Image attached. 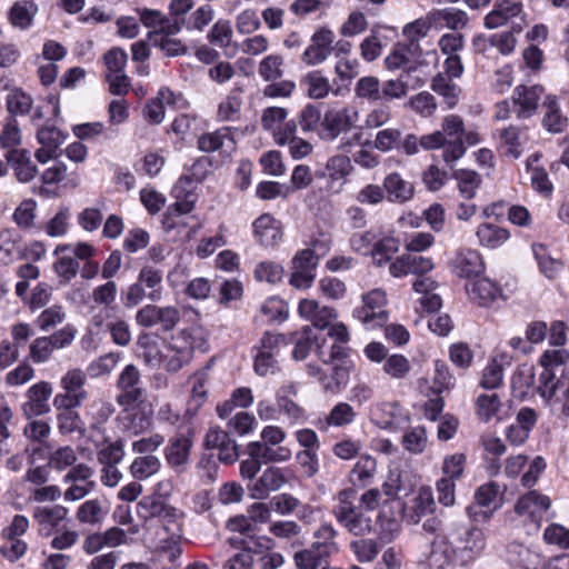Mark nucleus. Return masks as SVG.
Instances as JSON below:
<instances>
[{
  "instance_id": "obj_1",
  "label": "nucleus",
  "mask_w": 569,
  "mask_h": 569,
  "mask_svg": "<svg viewBox=\"0 0 569 569\" xmlns=\"http://www.w3.org/2000/svg\"><path fill=\"white\" fill-rule=\"evenodd\" d=\"M485 546V535L479 528L453 527L433 539L427 565L429 569H452L455 560L468 563L481 553Z\"/></svg>"
},
{
  "instance_id": "obj_2",
  "label": "nucleus",
  "mask_w": 569,
  "mask_h": 569,
  "mask_svg": "<svg viewBox=\"0 0 569 569\" xmlns=\"http://www.w3.org/2000/svg\"><path fill=\"white\" fill-rule=\"evenodd\" d=\"M549 508V497L529 491L517 499L509 520L513 527H523L528 535H533L538 532Z\"/></svg>"
},
{
  "instance_id": "obj_3",
  "label": "nucleus",
  "mask_w": 569,
  "mask_h": 569,
  "mask_svg": "<svg viewBox=\"0 0 569 569\" xmlns=\"http://www.w3.org/2000/svg\"><path fill=\"white\" fill-rule=\"evenodd\" d=\"M201 340V330L187 328L178 331L162 351V365L168 372H178L193 358L194 348Z\"/></svg>"
},
{
  "instance_id": "obj_4",
  "label": "nucleus",
  "mask_w": 569,
  "mask_h": 569,
  "mask_svg": "<svg viewBox=\"0 0 569 569\" xmlns=\"http://www.w3.org/2000/svg\"><path fill=\"white\" fill-rule=\"evenodd\" d=\"M77 329L67 323L59 330L48 336L34 338L29 345V358L36 365L48 362L56 349H64L71 346L76 339Z\"/></svg>"
},
{
  "instance_id": "obj_5",
  "label": "nucleus",
  "mask_w": 569,
  "mask_h": 569,
  "mask_svg": "<svg viewBox=\"0 0 569 569\" xmlns=\"http://www.w3.org/2000/svg\"><path fill=\"white\" fill-rule=\"evenodd\" d=\"M117 387L119 395L117 403L124 411L142 407L148 398L147 389L143 387L139 369L133 365H127L121 371Z\"/></svg>"
},
{
  "instance_id": "obj_6",
  "label": "nucleus",
  "mask_w": 569,
  "mask_h": 569,
  "mask_svg": "<svg viewBox=\"0 0 569 569\" xmlns=\"http://www.w3.org/2000/svg\"><path fill=\"white\" fill-rule=\"evenodd\" d=\"M87 375L80 368L67 370L60 378L61 392L53 398L54 407H80L88 399V391L84 389Z\"/></svg>"
},
{
  "instance_id": "obj_7",
  "label": "nucleus",
  "mask_w": 569,
  "mask_h": 569,
  "mask_svg": "<svg viewBox=\"0 0 569 569\" xmlns=\"http://www.w3.org/2000/svg\"><path fill=\"white\" fill-rule=\"evenodd\" d=\"M180 319L181 311L177 306H158L156 303L144 305L134 317L138 326L147 329L159 326L164 332L173 330Z\"/></svg>"
},
{
  "instance_id": "obj_8",
  "label": "nucleus",
  "mask_w": 569,
  "mask_h": 569,
  "mask_svg": "<svg viewBox=\"0 0 569 569\" xmlns=\"http://www.w3.org/2000/svg\"><path fill=\"white\" fill-rule=\"evenodd\" d=\"M363 306L356 308L353 317L359 320L366 329L373 330L382 327L388 321V312L385 310L387 298L386 292L373 289L362 296Z\"/></svg>"
},
{
  "instance_id": "obj_9",
  "label": "nucleus",
  "mask_w": 569,
  "mask_h": 569,
  "mask_svg": "<svg viewBox=\"0 0 569 569\" xmlns=\"http://www.w3.org/2000/svg\"><path fill=\"white\" fill-rule=\"evenodd\" d=\"M286 336L264 332L257 347L253 369L260 377L274 375L279 370L278 355L280 346L287 343Z\"/></svg>"
},
{
  "instance_id": "obj_10",
  "label": "nucleus",
  "mask_w": 569,
  "mask_h": 569,
  "mask_svg": "<svg viewBox=\"0 0 569 569\" xmlns=\"http://www.w3.org/2000/svg\"><path fill=\"white\" fill-rule=\"evenodd\" d=\"M358 118L359 111L356 108L330 109L325 112L319 134L325 140L333 141L341 133L350 131L356 126Z\"/></svg>"
},
{
  "instance_id": "obj_11",
  "label": "nucleus",
  "mask_w": 569,
  "mask_h": 569,
  "mask_svg": "<svg viewBox=\"0 0 569 569\" xmlns=\"http://www.w3.org/2000/svg\"><path fill=\"white\" fill-rule=\"evenodd\" d=\"M88 439L97 450V460L101 466L118 465L124 458V443L121 439L111 441L103 428L91 425Z\"/></svg>"
},
{
  "instance_id": "obj_12",
  "label": "nucleus",
  "mask_w": 569,
  "mask_h": 569,
  "mask_svg": "<svg viewBox=\"0 0 569 569\" xmlns=\"http://www.w3.org/2000/svg\"><path fill=\"white\" fill-rule=\"evenodd\" d=\"M335 32L328 27H320L312 33L310 43L303 50L300 60L307 67L325 63L333 53Z\"/></svg>"
},
{
  "instance_id": "obj_13",
  "label": "nucleus",
  "mask_w": 569,
  "mask_h": 569,
  "mask_svg": "<svg viewBox=\"0 0 569 569\" xmlns=\"http://www.w3.org/2000/svg\"><path fill=\"white\" fill-rule=\"evenodd\" d=\"M561 391V397H557L556 401L561 403V412L569 417V368L563 370L561 377L556 380V376L550 370H542L539 376V395L548 400L556 397L557 391Z\"/></svg>"
},
{
  "instance_id": "obj_14",
  "label": "nucleus",
  "mask_w": 569,
  "mask_h": 569,
  "mask_svg": "<svg viewBox=\"0 0 569 569\" xmlns=\"http://www.w3.org/2000/svg\"><path fill=\"white\" fill-rule=\"evenodd\" d=\"M140 22L152 31L149 32V40L152 41L161 34L174 36L180 32V21L171 19L156 9L141 8L136 10Z\"/></svg>"
},
{
  "instance_id": "obj_15",
  "label": "nucleus",
  "mask_w": 569,
  "mask_h": 569,
  "mask_svg": "<svg viewBox=\"0 0 569 569\" xmlns=\"http://www.w3.org/2000/svg\"><path fill=\"white\" fill-rule=\"evenodd\" d=\"M545 93L542 86H518L512 93V102L518 119L531 118L538 110L540 100Z\"/></svg>"
},
{
  "instance_id": "obj_16",
  "label": "nucleus",
  "mask_w": 569,
  "mask_h": 569,
  "mask_svg": "<svg viewBox=\"0 0 569 569\" xmlns=\"http://www.w3.org/2000/svg\"><path fill=\"white\" fill-rule=\"evenodd\" d=\"M288 481L286 471L278 467L266 468L261 476L248 485L249 496L252 499H267L271 492L280 490Z\"/></svg>"
},
{
  "instance_id": "obj_17",
  "label": "nucleus",
  "mask_w": 569,
  "mask_h": 569,
  "mask_svg": "<svg viewBox=\"0 0 569 569\" xmlns=\"http://www.w3.org/2000/svg\"><path fill=\"white\" fill-rule=\"evenodd\" d=\"M193 432L188 429L184 432L177 433L171 438L164 449L167 463L178 471H183L189 462L192 448Z\"/></svg>"
},
{
  "instance_id": "obj_18",
  "label": "nucleus",
  "mask_w": 569,
  "mask_h": 569,
  "mask_svg": "<svg viewBox=\"0 0 569 569\" xmlns=\"http://www.w3.org/2000/svg\"><path fill=\"white\" fill-rule=\"evenodd\" d=\"M383 492L387 498L383 500L382 509L379 511L378 520L382 528L390 532H398L400 529L399 519L392 512L388 515V510L393 511V509L398 510V513L402 510V503L395 498L398 491L401 489L399 478L391 480V482H386L383 486Z\"/></svg>"
},
{
  "instance_id": "obj_19",
  "label": "nucleus",
  "mask_w": 569,
  "mask_h": 569,
  "mask_svg": "<svg viewBox=\"0 0 569 569\" xmlns=\"http://www.w3.org/2000/svg\"><path fill=\"white\" fill-rule=\"evenodd\" d=\"M486 270L482 256L475 249H459L452 260V271L460 278L469 279L480 277Z\"/></svg>"
},
{
  "instance_id": "obj_20",
  "label": "nucleus",
  "mask_w": 569,
  "mask_h": 569,
  "mask_svg": "<svg viewBox=\"0 0 569 569\" xmlns=\"http://www.w3.org/2000/svg\"><path fill=\"white\" fill-rule=\"evenodd\" d=\"M204 445L208 449H218V459L223 463H233L239 458L238 446L229 436L228 431L220 427H211L204 438Z\"/></svg>"
},
{
  "instance_id": "obj_21",
  "label": "nucleus",
  "mask_w": 569,
  "mask_h": 569,
  "mask_svg": "<svg viewBox=\"0 0 569 569\" xmlns=\"http://www.w3.org/2000/svg\"><path fill=\"white\" fill-rule=\"evenodd\" d=\"M52 386L47 381H40L31 386L27 391L28 400L22 406L27 418L43 416L50 411L49 399L52 396Z\"/></svg>"
},
{
  "instance_id": "obj_22",
  "label": "nucleus",
  "mask_w": 569,
  "mask_h": 569,
  "mask_svg": "<svg viewBox=\"0 0 569 569\" xmlns=\"http://www.w3.org/2000/svg\"><path fill=\"white\" fill-rule=\"evenodd\" d=\"M69 510L62 505L39 506L33 509L32 517L38 525L40 536H51L56 528L67 519Z\"/></svg>"
},
{
  "instance_id": "obj_23",
  "label": "nucleus",
  "mask_w": 569,
  "mask_h": 569,
  "mask_svg": "<svg viewBox=\"0 0 569 569\" xmlns=\"http://www.w3.org/2000/svg\"><path fill=\"white\" fill-rule=\"evenodd\" d=\"M253 233L261 246L274 248L282 240L283 227L274 217L263 213L254 220Z\"/></svg>"
},
{
  "instance_id": "obj_24",
  "label": "nucleus",
  "mask_w": 569,
  "mask_h": 569,
  "mask_svg": "<svg viewBox=\"0 0 569 569\" xmlns=\"http://www.w3.org/2000/svg\"><path fill=\"white\" fill-rule=\"evenodd\" d=\"M469 299L479 307H488L501 295L500 286L489 278H475L466 286Z\"/></svg>"
},
{
  "instance_id": "obj_25",
  "label": "nucleus",
  "mask_w": 569,
  "mask_h": 569,
  "mask_svg": "<svg viewBox=\"0 0 569 569\" xmlns=\"http://www.w3.org/2000/svg\"><path fill=\"white\" fill-rule=\"evenodd\" d=\"M198 148L202 152L220 151L229 157L236 149V141L228 127L220 128L213 132H207L198 138Z\"/></svg>"
},
{
  "instance_id": "obj_26",
  "label": "nucleus",
  "mask_w": 569,
  "mask_h": 569,
  "mask_svg": "<svg viewBox=\"0 0 569 569\" xmlns=\"http://www.w3.org/2000/svg\"><path fill=\"white\" fill-rule=\"evenodd\" d=\"M523 12L521 2L513 0H500L495 3L493 9L485 17L483 24L488 29H497L505 26L511 19Z\"/></svg>"
},
{
  "instance_id": "obj_27",
  "label": "nucleus",
  "mask_w": 569,
  "mask_h": 569,
  "mask_svg": "<svg viewBox=\"0 0 569 569\" xmlns=\"http://www.w3.org/2000/svg\"><path fill=\"white\" fill-rule=\"evenodd\" d=\"M542 108L543 117L541 124L543 129L555 134L562 133L567 129L569 120L562 113L558 98L552 94L546 96Z\"/></svg>"
},
{
  "instance_id": "obj_28",
  "label": "nucleus",
  "mask_w": 569,
  "mask_h": 569,
  "mask_svg": "<svg viewBox=\"0 0 569 569\" xmlns=\"http://www.w3.org/2000/svg\"><path fill=\"white\" fill-rule=\"evenodd\" d=\"M299 315L311 321L313 327L319 329L328 328L333 319L337 317V312L330 307H320L316 300L303 299L299 302L298 307Z\"/></svg>"
},
{
  "instance_id": "obj_29",
  "label": "nucleus",
  "mask_w": 569,
  "mask_h": 569,
  "mask_svg": "<svg viewBox=\"0 0 569 569\" xmlns=\"http://www.w3.org/2000/svg\"><path fill=\"white\" fill-rule=\"evenodd\" d=\"M6 160L11 164L18 181L27 183L36 178L37 166L26 149H12L6 153Z\"/></svg>"
},
{
  "instance_id": "obj_30",
  "label": "nucleus",
  "mask_w": 569,
  "mask_h": 569,
  "mask_svg": "<svg viewBox=\"0 0 569 569\" xmlns=\"http://www.w3.org/2000/svg\"><path fill=\"white\" fill-rule=\"evenodd\" d=\"M300 86L307 97L312 100L325 99L333 91L329 78L326 77L321 70L307 72L301 77Z\"/></svg>"
},
{
  "instance_id": "obj_31",
  "label": "nucleus",
  "mask_w": 569,
  "mask_h": 569,
  "mask_svg": "<svg viewBox=\"0 0 569 569\" xmlns=\"http://www.w3.org/2000/svg\"><path fill=\"white\" fill-rule=\"evenodd\" d=\"M248 455L256 457L261 463L269 462H286L288 461L292 452L289 448L283 446H271L263 441H252L247 447Z\"/></svg>"
},
{
  "instance_id": "obj_32",
  "label": "nucleus",
  "mask_w": 569,
  "mask_h": 569,
  "mask_svg": "<svg viewBox=\"0 0 569 569\" xmlns=\"http://www.w3.org/2000/svg\"><path fill=\"white\" fill-rule=\"evenodd\" d=\"M526 130V128L509 126L499 131L500 147L505 154L513 159L521 156L523 146L528 140Z\"/></svg>"
},
{
  "instance_id": "obj_33",
  "label": "nucleus",
  "mask_w": 569,
  "mask_h": 569,
  "mask_svg": "<svg viewBox=\"0 0 569 569\" xmlns=\"http://www.w3.org/2000/svg\"><path fill=\"white\" fill-rule=\"evenodd\" d=\"M383 191L389 201L405 203L413 197L415 188L411 182L405 180L399 173L392 172L383 179Z\"/></svg>"
},
{
  "instance_id": "obj_34",
  "label": "nucleus",
  "mask_w": 569,
  "mask_h": 569,
  "mask_svg": "<svg viewBox=\"0 0 569 569\" xmlns=\"http://www.w3.org/2000/svg\"><path fill=\"white\" fill-rule=\"evenodd\" d=\"M428 18L433 26L438 28H448L451 30L463 29L469 21L468 14L460 9L445 8L435 9L428 13Z\"/></svg>"
},
{
  "instance_id": "obj_35",
  "label": "nucleus",
  "mask_w": 569,
  "mask_h": 569,
  "mask_svg": "<svg viewBox=\"0 0 569 569\" xmlns=\"http://www.w3.org/2000/svg\"><path fill=\"white\" fill-rule=\"evenodd\" d=\"M109 512L106 500L100 498L89 499L82 502L77 511L76 519L83 525L101 523Z\"/></svg>"
},
{
  "instance_id": "obj_36",
  "label": "nucleus",
  "mask_w": 569,
  "mask_h": 569,
  "mask_svg": "<svg viewBox=\"0 0 569 569\" xmlns=\"http://www.w3.org/2000/svg\"><path fill=\"white\" fill-rule=\"evenodd\" d=\"M476 237L481 247L497 249L510 239V232L503 227L483 222L478 226Z\"/></svg>"
},
{
  "instance_id": "obj_37",
  "label": "nucleus",
  "mask_w": 569,
  "mask_h": 569,
  "mask_svg": "<svg viewBox=\"0 0 569 569\" xmlns=\"http://www.w3.org/2000/svg\"><path fill=\"white\" fill-rule=\"evenodd\" d=\"M337 535L338 532L331 523L323 522L315 530V541L310 547L328 559L339 551L338 543L336 542Z\"/></svg>"
},
{
  "instance_id": "obj_38",
  "label": "nucleus",
  "mask_w": 569,
  "mask_h": 569,
  "mask_svg": "<svg viewBox=\"0 0 569 569\" xmlns=\"http://www.w3.org/2000/svg\"><path fill=\"white\" fill-rule=\"evenodd\" d=\"M437 506L433 493L429 487H421L415 498L408 519L411 523H419L422 518L430 516L435 512Z\"/></svg>"
},
{
  "instance_id": "obj_39",
  "label": "nucleus",
  "mask_w": 569,
  "mask_h": 569,
  "mask_svg": "<svg viewBox=\"0 0 569 569\" xmlns=\"http://www.w3.org/2000/svg\"><path fill=\"white\" fill-rule=\"evenodd\" d=\"M337 521L355 536H366L373 529L372 518L359 507L353 508Z\"/></svg>"
},
{
  "instance_id": "obj_40",
  "label": "nucleus",
  "mask_w": 569,
  "mask_h": 569,
  "mask_svg": "<svg viewBox=\"0 0 569 569\" xmlns=\"http://www.w3.org/2000/svg\"><path fill=\"white\" fill-rule=\"evenodd\" d=\"M38 13V6L31 0L16 1L9 12L8 19L14 28L28 29Z\"/></svg>"
},
{
  "instance_id": "obj_41",
  "label": "nucleus",
  "mask_w": 569,
  "mask_h": 569,
  "mask_svg": "<svg viewBox=\"0 0 569 569\" xmlns=\"http://www.w3.org/2000/svg\"><path fill=\"white\" fill-rule=\"evenodd\" d=\"M59 410L57 415V427L61 435L69 436L72 433H79L81 436L86 432V425L81 419L77 407H54Z\"/></svg>"
},
{
  "instance_id": "obj_42",
  "label": "nucleus",
  "mask_w": 569,
  "mask_h": 569,
  "mask_svg": "<svg viewBox=\"0 0 569 569\" xmlns=\"http://www.w3.org/2000/svg\"><path fill=\"white\" fill-rule=\"evenodd\" d=\"M296 393L297 389L292 383L280 387L276 393L279 412L284 413L291 422H299L305 418L303 409L289 398V395Z\"/></svg>"
},
{
  "instance_id": "obj_43",
  "label": "nucleus",
  "mask_w": 569,
  "mask_h": 569,
  "mask_svg": "<svg viewBox=\"0 0 569 569\" xmlns=\"http://www.w3.org/2000/svg\"><path fill=\"white\" fill-rule=\"evenodd\" d=\"M191 381L192 389L186 409V415L190 417L194 416L207 400L208 390L206 386L208 381V371L201 370L196 372L191 377Z\"/></svg>"
},
{
  "instance_id": "obj_44",
  "label": "nucleus",
  "mask_w": 569,
  "mask_h": 569,
  "mask_svg": "<svg viewBox=\"0 0 569 569\" xmlns=\"http://www.w3.org/2000/svg\"><path fill=\"white\" fill-rule=\"evenodd\" d=\"M507 557L512 566L521 569H538L541 563V557L538 552L520 543L510 545Z\"/></svg>"
},
{
  "instance_id": "obj_45",
  "label": "nucleus",
  "mask_w": 569,
  "mask_h": 569,
  "mask_svg": "<svg viewBox=\"0 0 569 569\" xmlns=\"http://www.w3.org/2000/svg\"><path fill=\"white\" fill-rule=\"evenodd\" d=\"M137 281L149 289L148 299L157 302L162 298V271L151 266H143L138 273Z\"/></svg>"
},
{
  "instance_id": "obj_46",
  "label": "nucleus",
  "mask_w": 569,
  "mask_h": 569,
  "mask_svg": "<svg viewBox=\"0 0 569 569\" xmlns=\"http://www.w3.org/2000/svg\"><path fill=\"white\" fill-rule=\"evenodd\" d=\"M161 466V460L157 456H138L132 460L129 472L136 480L143 481L157 475Z\"/></svg>"
},
{
  "instance_id": "obj_47",
  "label": "nucleus",
  "mask_w": 569,
  "mask_h": 569,
  "mask_svg": "<svg viewBox=\"0 0 569 569\" xmlns=\"http://www.w3.org/2000/svg\"><path fill=\"white\" fill-rule=\"evenodd\" d=\"M376 471V460L370 456H362L352 467L349 481L356 487H366L371 483Z\"/></svg>"
},
{
  "instance_id": "obj_48",
  "label": "nucleus",
  "mask_w": 569,
  "mask_h": 569,
  "mask_svg": "<svg viewBox=\"0 0 569 569\" xmlns=\"http://www.w3.org/2000/svg\"><path fill=\"white\" fill-rule=\"evenodd\" d=\"M399 240L392 234H386L380 239H376L370 256L373 263L381 267L391 260V258L399 251Z\"/></svg>"
},
{
  "instance_id": "obj_49",
  "label": "nucleus",
  "mask_w": 569,
  "mask_h": 569,
  "mask_svg": "<svg viewBox=\"0 0 569 569\" xmlns=\"http://www.w3.org/2000/svg\"><path fill=\"white\" fill-rule=\"evenodd\" d=\"M67 320V310L62 305L44 308L36 318L34 325L42 332H49Z\"/></svg>"
},
{
  "instance_id": "obj_50",
  "label": "nucleus",
  "mask_w": 569,
  "mask_h": 569,
  "mask_svg": "<svg viewBox=\"0 0 569 569\" xmlns=\"http://www.w3.org/2000/svg\"><path fill=\"white\" fill-rule=\"evenodd\" d=\"M158 521L172 541H179L182 537V512L173 506L168 505Z\"/></svg>"
},
{
  "instance_id": "obj_51",
  "label": "nucleus",
  "mask_w": 569,
  "mask_h": 569,
  "mask_svg": "<svg viewBox=\"0 0 569 569\" xmlns=\"http://www.w3.org/2000/svg\"><path fill=\"white\" fill-rule=\"evenodd\" d=\"M316 339L313 329L309 326H305L300 331L291 333L289 341L295 343L292 358L295 360H305L310 353Z\"/></svg>"
},
{
  "instance_id": "obj_52",
  "label": "nucleus",
  "mask_w": 569,
  "mask_h": 569,
  "mask_svg": "<svg viewBox=\"0 0 569 569\" xmlns=\"http://www.w3.org/2000/svg\"><path fill=\"white\" fill-rule=\"evenodd\" d=\"M168 507V503H166L156 493L143 497L137 505H136V512L139 519L143 521H149L154 518H160V516L163 513L164 509Z\"/></svg>"
},
{
  "instance_id": "obj_53",
  "label": "nucleus",
  "mask_w": 569,
  "mask_h": 569,
  "mask_svg": "<svg viewBox=\"0 0 569 569\" xmlns=\"http://www.w3.org/2000/svg\"><path fill=\"white\" fill-rule=\"evenodd\" d=\"M535 258L538 261L539 269L548 279H553L562 270V262L552 258L547 248L541 243L532 244Z\"/></svg>"
},
{
  "instance_id": "obj_54",
  "label": "nucleus",
  "mask_w": 569,
  "mask_h": 569,
  "mask_svg": "<svg viewBox=\"0 0 569 569\" xmlns=\"http://www.w3.org/2000/svg\"><path fill=\"white\" fill-rule=\"evenodd\" d=\"M214 17V11L210 4H202L189 16L182 18L180 21V30L184 27L188 30L202 31Z\"/></svg>"
},
{
  "instance_id": "obj_55",
  "label": "nucleus",
  "mask_w": 569,
  "mask_h": 569,
  "mask_svg": "<svg viewBox=\"0 0 569 569\" xmlns=\"http://www.w3.org/2000/svg\"><path fill=\"white\" fill-rule=\"evenodd\" d=\"M357 98L375 102L381 99V87L378 78L366 76L360 78L355 86Z\"/></svg>"
},
{
  "instance_id": "obj_56",
  "label": "nucleus",
  "mask_w": 569,
  "mask_h": 569,
  "mask_svg": "<svg viewBox=\"0 0 569 569\" xmlns=\"http://www.w3.org/2000/svg\"><path fill=\"white\" fill-rule=\"evenodd\" d=\"M431 24L432 22L428 16L425 19H417L407 23L402 29V34L410 42L408 47L416 51L419 48V40L427 37Z\"/></svg>"
},
{
  "instance_id": "obj_57",
  "label": "nucleus",
  "mask_w": 569,
  "mask_h": 569,
  "mask_svg": "<svg viewBox=\"0 0 569 569\" xmlns=\"http://www.w3.org/2000/svg\"><path fill=\"white\" fill-rule=\"evenodd\" d=\"M56 257L57 260L53 263L56 274L62 279L64 283L70 282L79 271V261L69 253H61Z\"/></svg>"
},
{
  "instance_id": "obj_58",
  "label": "nucleus",
  "mask_w": 569,
  "mask_h": 569,
  "mask_svg": "<svg viewBox=\"0 0 569 569\" xmlns=\"http://www.w3.org/2000/svg\"><path fill=\"white\" fill-rule=\"evenodd\" d=\"M356 411L347 402L337 403L326 417L327 426L345 427L351 425L356 419Z\"/></svg>"
},
{
  "instance_id": "obj_59",
  "label": "nucleus",
  "mask_w": 569,
  "mask_h": 569,
  "mask_svg": "<svg viewBox=\"0 0 569 569\" xmlns=\"http://www.w3.org/2000/svg\"><path fill=\"white\" fill-rule=\"evenodd\" d=\"M500 408L501 400L497 393L480 395L477 398V415L485 422L491 420L499 412Z\"/></svg>"
},
{
  "instance_id": "obj_60",
  "label": "nucleus",
  "mask_w": 569,
  "mask_h": 569,
  "mask_svg": "<svg viewBox=\"0 0 569 569\" xmlns=\"http://www.w3.org/2000/svg\"><path fill=\"white\" fill-rule=\"evenodd\" d=\"M283 58L280 54H269L259 63V74L264 81L276 80L282 77Z\"/></svg>"
},
{
  "instance_id": "obj_61",
  "label": "nucleus",
  "mask_w": 569,
  "mask_h": 569,
  "mask_svg": "<svg viewBox=\"0 0 569 569\" xmlns=\"http://www.w3.org/2000/svg\"><path fill=\"white\" fill-rule=\"evenodd\" d=\"M232 27L229 20L219 19L211 28L208 38L211 43L227 48L232 41Z\"/></svg>"
},
{
  "instance_id": "obj_62",
  "label": "nucleus",
  "mask_w": 569,
  "mask_h": 569,
  "mask_svg": "<svg viewBox=\"0 0 569 569\" xmlns=\"http://www.w3.org/2000/svg\"><path fill=\"white\" fill-rule=\"evenodd\" d=\"M503 367L496 359H491L483 369L480 386L485 389H496L502 385Z\"/></svg>"
},
{
  "instance_id": "obj_63",
  "label": "nucleus",
  "mask_w": 569,
  "mask_h": 569,
  "mask_svg": "<svg viewBox=\"0 0 569 569\" xmlns=\"http://www.w3.org/2000/svg\"><path fill=\"white\" fill-rule=\"evenodd\" d=\"M70 220V210L67 207H61L58 212L47 222L46 233L49 237L58 238L68 232Z\"/></svg>"
},
{
  "instance_id": "obj_64",
  "label": "nucleus",
  "mask_w": 569,
  "mask_h": 569,
  "mask_svg": "<svg viewBox=\"0 0 569 569\" xmlns=\"http://www.w3.org/2000/svg\"><path fill=\"white\" fill-rule=\"evenodd\" d=\"M457 180L460 193L468 200L476 196L481 183L480 176L472 170L459 171L457 173Z\"/></svg>"
}]
</instances>
